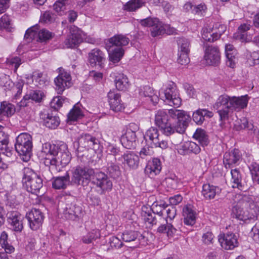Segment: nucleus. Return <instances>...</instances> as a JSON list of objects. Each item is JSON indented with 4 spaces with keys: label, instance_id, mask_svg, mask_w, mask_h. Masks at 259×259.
<instances>
[{
    "label": "nucleus",
    "instance_id": "nucleus-1",
    "mask_svg": "<svg viewBox=\"0 0 259 259\" xmlns=\"http://www.w3.org/2000/svg\"><path fill=\"white\" fill-rule=\"evenodd\" d=\"M191 120V116L187 112L180 109H171L168 112L160 110L155 114V124L163 134L170 136L175 132L183 133Z\"/></svg>",
    "mask_w": 259,
    "mask_h": 259
},
{
    "label": "nucleus",
    "instance_id": "nucleus-2",
    "mask_svg": "<svg viewBox=\"0 0 259 259\" xmlns=\"http://www.w3.org/2000/svg\"><path fill=\"white\" fill-rule=\"evenodd\" d=\"M41 156L44 159V163L50 166L52 170H56L59 164L64 166L68 164L71 159V156L67 149L66 144H63L60 147V151L55 145L46 143L43 144Z\"/></svg>",
    "mask_w": 259,
    "mask_h": 259
},
{
    "label": "nucleus",
    "instance_id": "nucleus-3",
    "mask_svg": "<svg viewBox=\"0 0 259 259\" xmlns=\"http://www.w3.org/2000/svg\"><path fill=\"white\" fill-rule=\"evenodd\" d=\"M259 212V206L252 200L246 198L240 200L232 209V215L240 221L246 222L255 220Z\"/></svg>",
    "mask_w": 259,
    "mask_h": 259
},
{
    "label": "nucleus",
    "instance_id": "nucleus-4",
    "mask_svg": "<svg viewBox=\"0 0 259 259\" xmlns=\"http://www.w3.org/2000/svg\"><path fill=\"white\" fill-rule=\"evenodd\" d=\"M141 25L144 27H150L151 35L153 37L166 33L168 35L177 33V30L171 27L169 25L164 24L156 18H147L140 21Z\"/></svg>",
    "mask_w": 259,
    "mask_h": 259
},
{
    "label": "nucleus",
    "instance_id": "nucleus-5",
    "mask_svg": "<svg viewBox=\"0 0 259 259\" xmlns=\"http://www.w3.org/2000/svg\"><path fill=\"white\" fill-rule=\"evenodd\" d=\"M22 183L27 191L33 194L38 193L42 187V181L40 176L28 167L24 169Z\"/></svg>",
    "mask_w": 259,
    "mask_h": 259
},
{
    "label": "nucleus",
    "instance_id": "nucleus-6",
    "mask_svg": "<svg viewBox=\"0 0 259 259\" xmlns=\"http://www.w3.org/2000/svg\"><path fill=\"white\" fill-rule=\"evenodd\" d=\"M32 148V138L29 134L21 133L17 137L15 149L18 153L23 156V161H27L30 159Z\"/></svg>",
    "mask_w": 259,
    "mask_h": 259
},
{
    "label": "nucleus",
    "instance_id": "nucleus-7",
    "mask_svg": "<svg viewBox=\"0 0 259 259\" xmlns=\"http://www.w3.org/2000/svg\"><path fill=\"white\" fill-rule=\"evenodd\" d=\"M87 35L80 29L73 26L70 29V34L64 41L65 46L68 48H74L78 46L84 40L90 43H94V39H88Z\"/></svg>",
    "mask_w": 259,
    "mask_h": 259
},
{
    "label": "nucleus",
    "instance_id": "nucleus-8",
    "mask_svg": "<svg viewBox=\"0 0 259 259\" xmlns=\"http://www.w3.org/2000/svg\"><path fill=\"white\" fill-rule=\"evenodd\" d=\"M159 96L161 99L170 106L179 107L181 104L178 91L173 84H169L165 89L160 90Z\"/></svg>",
    "mask_w": 259,
    "mask_h": 259
},
{
    "label": "nucleus",
    "instance_id": "nucleus-9",
    "mask_svg": "<svg viewBox=\"0 0 259 259\" xmlns=\"http://www.w3.org/2000/svg\"><path fill=\"white\" fill-rule=\"evenodd\" d=\"M213 108L217 110L221 120L228 119L231 114L230 96L226 94L220 96L216 100Z\"/></svg>",
    "mask_w": 259,
    "mask_h": 259
},
{
    "label": "nucleus",
    "instance_id": "nucleus-10",
    "mask_svg": "<svg viewBox=\"0 0 259 259\" xmlns=\"http://www.w3.org/2000/svg\"><path fill=\"white\" fill-rule=\"evenodd\" d=\"M38 29L37 25L28 29L26 31L25 38L29 39H36L40 41H46L53 37V34L48 30L42 29L38 30Z\"/></svg>",
    "mask_w": 259,
    "mask_h": 259
},
{
    "label": "nucleus",
    "instance_id": "nucleus-11",
    "mask_svg": "<svg viewBox=\"0 0 259 259\" xmlns=\"http://www.w3.org/2000/svg\"><path fill=\"white\" fill-rule=\"evenodd\" d=\"M54 82L57 93L61 94L66 88L71 86V75L69 73L63 71L55 78Z\"/></svg>",
    "mask_w": 259,
    "mask_h": 259
},
{
    "label": "nucleus",
    "instance_id": "nucleus-12",
    "mask_svg": "<svg viewBox=\"0 0 259 259\" xmlns=\"http://www.w3.org/2000/svg\"><path fill=\"white\" fill-rule=\"evenodd\" d=\"M29 226L32 230H37L41 226L44 217L42 212L38 209H32L26 214Z\"/></svg>",
    "mask_w": 259,
    "mask_h": 259
},
{
    "label": "nucleus",
    "instance_id": "nucleus-13",
    "mask_svg": "<svg viewBox=\"0 0 259 259\" xmlns=\"http://www.w3.org/2000/svg\"><path fill=\"white\" fill-rule=\"evenodd\" d=\"M204 59L208 65H218L221 61V53L219 48L212 46H208L205 49Z\"/></svg>",
    "mask_w": 259,
    "mask_h": 259
},
{
    "label": "nucleus",
    "instance_id": "nucleus-14",
    "mask_svg": "<svg viewBox=\"0 0 259 259\" xmlns=\"http://www.w3.org/2000/svg\"><path fill=\"white\" fill-rule=\"evenodd\" d=\"M94 174L92 169L80 166L76 167L72 169L71 181L74 184H79L80 181L88 180Z\"/></svg>",
    "mask_w": 259,
    "mask_h": 259
},
{
    "label": "nucleus",
    "instance_id": "nucleus-15",
    "mask_svg": "<svg viewBox=\"0 0 259 259\" xmlns=\"http://www.w3.org/2000/svg\"><path fill=\"white\" fill-rule=\"evenodd\" d=\"M93 183L102 191H108L112 188V183L110 178L105 173L98 171L94 172Z\"/></svg>",
    "mask_w": 259,
    "mask_h": 259
},
{
    "label": "nucleus",
    "instance_id": "nucleus-16",
    "mask_svg": "<svg viewBox=\"0 0 259 259\" xmlns=\"http://www.w3.org/2000/svg\"><path fill=\"white\" fill-rule=\"evenodd\" d=\"M218 240L221 246L226 250L233 249L238 245L237 237L232 233L220 234Z\"/></svg>",
    "mask_w": 259,
    "mask_h": 259
},
{
    "label": "nucleus",
    "instance_id": "nucleus-17",
    "mask_svg": "<svg viewBox=\"0 0 259 259\" xmlns=\"http://www.w3.org/2000/svg\"><path fill=\"white\" fill-rule=\"evenodd\" d=\"M108 102L110 109L114 112L122 111L124 106L121 100V95L114 91H110L107 95Z\"/></svg>",
    "mask_w": 259,
    "mask_h": 259
},
{
    "label": "nucleus",
    "instance_id": "nucleus-18",
    "mask_svg": "<svg viewBox=\"0 0 259 259\" xmlns=\"http://www.w3.org/2000/svg\"><path fill=\"white\" fill-rule=\"evenodd\" d=\"M241 159V154L238 149H234L226 152L224 155V164L226 168H230L239 163Z\"/></svg>",
    "mask_w": 259,
    "mask_h": 259
},
{
    "label": "nucleus",
    "instance_id": "nucleus-19",
    "mask_svg": "<svg viewBox=\"0 0 259 259\" xmlns=\"http://www.w3.org/2000/svg\"><path fill=\"white\" fill-rule=\"evenodd\" d=\"M248 102L247 95L240 97L230 96L231 113L234 111H239L246 108Z\"/></svg>",
    "mask_w": 259,
    "mask_h": 259
},
{
    "label": "nucleus",
    "instance_id": "nucleus-20",
    "mask_svg": "<svg viewBox=\"0 0 259 259\" xmlns=\"http://www.w3.org/2000/svg\"><path fill=\"white\" fill-rule=\"evenodd\" d=\"M88 61L92 67H103L105 61L104 54L98 49H93L89 53Z\"/></svg>",
    "mask_w": 259,
    "mask_h": 259
},
{
    "label": "nucleus",
    "instance_id": "nucleus-21",
    "mask_svg": "<svg viewBox=\"0 0 259 259\" xmlns=\"http://www.w3.org/2000/svg\"><path fill=\"white\" fill-rule=\"evenodd\" d=\"M23 217L17 211H11L8 213V222L12 229L16 232H21L23 228L22 220Z\"/></svg>",
    "mask_w": 259,
    "mask_h": 259
},
{
    "label": "nucleus",
    "instance_id": "nucleus-22",
    "mask_svg": "<svg viewBox=\"0 0 259 259\" xmlns=\"http://www.w3.org/2000/svg\"><path fill=\"white\" fill-rule=\"evenodd\" d=\"M78 142L79 145L87 149L97 150L99 147L98 140L89 134L82 135L79 138Z\"/></svg>",
    "mask_w": 259,
    "mask_h": 259
},
{
    "label": "nucleus",
    "instance_id": "nucleus-23",
    "mask_svg": "<svg viewBox=\"0 0 259 259\" xmlns=\"http://www.w3.org/2000/svg\"><path fill=\"white\" fill-rule=\"evenodd\" d=\"M161 170V161L159 159L155 158L148 161L145 171L149 177L153 178L159 174Z\"/></svg>",
    "mask_w": 259,
    "mask_h": 259
},
{
    "label": "nucleus",
    "instance_id": "nucleus-24",
    "mask_svg": "<svg viewBox=\"0 0 259 259\" xmlns=\"http://www.w3.org/2000/svg\"><path fill=\"white\" fill-rule=\"evenodd\" d=\"M111 76L114 79L116 88L117 90L124 91L129 87L128 79L123 74L113 71L111 73Z\"/></svg>",
    "mask_w": 259,
    "mask_h": 259
},
{
    "label": "nucleus",
    "instance_id": "nucleus-25",
    "mask_svg": "<svg viewBox=\"0 0 259 259\" xmlns=\"http://www.w3.org/2000/svg\"><path fill=\"white\" fill-rule=\"evenodd\" d=\"M121 142L125 148L134 149L137 145V137L135 132L129 129L121 138Z\"/></svg>",
    "mask_w": 259,
    "mask_h": 259
},
{
    "label": "nucleus",
    "instance_id": "nucleus-26",
    "mask_svg": "<svg viewBox=\"0 0 259 259\" xmlns=\"http://www.w3.org/2000/svg\"><path fill=\"white\" fill-rule=\"evenodd\" d=\"M119 160L122 161L123 164H126L128 167L133 169L137 168L139 163V156L132 152L124 153Z\"/></svg>",
    "mask_w": 259,
    "mask_h": 259
},
{
    "label": "nucleus",
    "instance_id": "nucleus-27",
    "mask_svg": "<svg viewBox=\"0 0 259 259\" xmlns=\"http://www.w3.org/2000/svg\"><path fill=\"white\" fill-rule=\"evenodd\" d=\"M139 95L145 97L147 101H150L155 105L159 101L158 96L155 93L154 90L149 86L141 87L139 89Z\"/></svg>",
    "mask_w": 259,
    "mask_h": 259
},
{
    "label": "nucleus",
    "instance_id": "nucleus-28",
    "mask_svg": "<svg viewBox=\"0 0 259 259\" xmlns=\"http://www.w3.org/2000/svg\"><path fill=\"white\" fill-rule=\"evenodd\" d=\"M184 224L188 226H193L195 224L196 212L190 205L185 206L183 209Z\"/></svg>",
    "mask_w": 259,
    "mask_h": 259
},
{
    "label": "nucleus",
    "instance_id": "nucleus-29",
    "mask_svg": "<svg viewBox=\"0 0 259 259\" xmlns=\"http://www.w3.org/2000/svg\"><path fill=\"white\" fill-rule=\"evenodd\" d=\"M220 192L219 187L209 184H205L202 186L201 194L205 200H210L214 199Z\"/></svg>",
    "mask_w": 259,
    "mask_h": 259
},
{
    "label": "nucleus",
    "instance_id": "nucleus-30",
    "mask_svg": "<svg viewBox=\"0 0 259 259\" xmlns=\"http://www.w3.org/2000/svg\"><path fill=\"white\" fill-rule=\"evenodd\" d=\"M159 133L158 129L155 127H151L148 129L144 135L146 142L153 146L158 142L159 139Z\"/></svg>",
    "mask_w": 259,
    "mask_h": 259
},
{
    "label": "nucleus",
    "instance_id": "nucleus-31",
    "mask_svg": "<svg viewBox=\"0 0 259 259\" xmlns=\"http://www.w3.org/2000/svg\"><path fill=\"white\" fill-rule=\"evenodd\" d=\"M107 47L111 48L112 46L123 47L128 44L130 39L125 36L122 34H118L113 36L108 39Z\"/></svg>",
    "mask_w": 259,
    "mask_h": 259
},
{
    "label": "nucleus",
    "instance_id": "nucleus-32",
    "mask_svg": "<svg viewBox=\"0 0 259 259\" xmlns=\"http://www.w3.org/2000/svg\"><path fill=\"white\" fill-rule=\"evenodd\" d=\"M41 118L43 120V124L50 128H55L60 123L59 118L58 116H53L48 113L41 114Z\"/></svg>",
    "mask_w": 259,
    "mask_h": 259
},
{
    "label": "nucleus",
    "instance_id": "nucleus-33",
    "mask_svg": "<svg viewBox=\"0 0 259 259\" xmlns=\"http://www.w3.org/2000/svg\"><path fill=\"white\" fill-rule=\"evenodd\" d=\"M213 113L206 109H198L194 112L193 119L197 124H202L205 117L210 118L212 117Z\"/></svg>",
    "mask_w": 259,
    "mask_h": 259
},
{
    "label": "nucleus",
    "instance_id": "nucleus-34",
    "mask_svg": "<svg viewBox=\"0 0 259 259\" xmlns=\"http://www.w3.org/2000/svg\"><path fill=\"white\" fill-rule=\"evenodd\" d=\"M250 25L248 24L241 25L238 29V31L234 34V37L236 39H239L241 41H247L251 39L247 34L246 31L250 29Z\"/></svg>",
    "mask_w": 259,
    "mask_h": 259
},
{
    "label": "nucleus",
    "instance_id": "nucleus-35",
    "mask_svg": "<svg viewBox=\"0 0 259 259\" xmlns=\"http://www.w3.org/2000/svg\"><path fill=\"white\" fill-rule=\"evenodd\" d=\"M44 97V94L40 91H33L29 94L24 96L23 100L20 102L21 106H26V101L31 99L36 102H40Z\"/></svg>",
    "mask_w": 259,
    "mask_h": 259
},
{
    "label": "nucleus",
    "instance_id": "nucleus-36",
    "mask_svg": "<svg viewBox=\"0 0 259 259\" xmlns=\"http://www.w3.org/2000/svg\"><path fill=\"white\" fill-rule=\"evenodd\" d=\"M141 216L145 223L152 225L156 224V218L153 215L151 209L149 207L143 206L142 207Z\"/></svg>",
    "mask_w": 259,
    "mask_h": 259
},
{
    "label": "nucleus",
    "instance_id": "nucleus-37",
    "mask_svg": "<svg viewBox=\"0 0 259 259\" xmlns=\"http://www.w3.org/2000/svg\"><path fill=\"white\" fill-rule=\"evenodd\" d=\"M83 116L82 110L79 108L78 104L75 105L70 111L67 115L68 122H73L81 119Z\"/></svg>",
    "mask_w": 259,
    "mask_h": 259
},
{
    "label": "nucleus",
    "instance_id": "nucleus-38",
    "mask_svg": "<svg viewBox=\"0 0 259 259\" xmlns=\"http://www.w3.org/2000/svg\"><path fill=\"white\" fill-rule=\"evenodd\" d=\"M69 176L68 174L63 177H57L53 182V187L56 189H65L69 183Z\"/></svg>",
    "mask_w": 259,
    "mask_h": 259
},
{
    "label": "nucleus",
    "instance_id": "nucleus-39",
    "mask_svg": "<svg viewBox=\"0 0 259 259\" xmlns=\"http://www.w3.org/2000/svg\"><path fill=\"white\" fill-rule=\"evenodd\" d=\"M232 176L231 183L232 187L234 188H236L240 190L242 188L241 184V176L238 169L235 168L231 171Z\"/></svg>",
    "mask_w": 259,
    "mask_h": 259
},
{
    "label": "nucleus",
    "instance_id": "nucleus-40",
    "mask_svg": "<svg viewBox=\"0 0 259 259\" xmlns=\"http://www.w3.org/2000/svg\"><path fill=\"white\" fill-rule=\"evenodd\" d=\"M109 48V49H110ZM110 60L114 63L118 62L122 58L124 54V50L121 48H118L114 50H108Z\"/></svg>",
    "mask_w": 259,
    "mask_h": 259
},
{
    "label": "nucleus",
    "instance_id": "nucleus-41",
    "mask_svg": "<svg viewBox=\"0 0 259 259\" xmlns=\"http://www.w3.org/2000/svg\"><path fill=\"white\" fill-rule=\"evenodd\" d=\"M15 112V106L7 102L1 103L0 107V115L11 116Z\"/></svg>",
    "mask_w": 259,
    "mask_h": 259
},
{
    "label": "nucleus",
    "instance_id": "nucleus-42",
    "mask_svg": "<svg viewBox=\"0 0 259 259\" xmlns=\"http://www.w3.org/2000/svg\"><path fill=\"white\" fill-rule=\"evenodd\" d=\"M80 212V208L72 204L67 205L64 210L65 217L69 219H75Z\"/></svg>",
    "mask_w": 259,
    "mask_h": 259
},
{
    "label": "nucleus",
    "instance_id": "nucleus-43",
    "mask_svg": "<svg viewBox=\"0 0 259 259\" xmlns=\"http://www.w3.org/2000/svg\"><path fill=\"white\" fill-rule=\"evenodd\" d=\"M0 246L5 249L7 253H11L15 250V248L8 242V235L3 232L0 236Z\"/></svg>",
    "mask_w": 259,
    "mask_h": 259
},
{
    "label": "nucleus",
    "instance_id": "nucleus-44",
    "mask_svg": "<svg viewBox=\"0 0 259 259\" xmlns=\"http://www.w3.org/2000/svg\"><path fill=\"white\" fill-rule=\"evenodd\" d=\"M193 136L202 146H207L209 143L207 136L205 132L202 129H197Z\"/></svg>",
    "mask_w": 259,
    "mask_h": 259
},
{
    "label": "nucleus",
    "instance_id": "nucleus-45",
    "mask_svg": "<svg viewBox=\"0 0 259 259\" xmlns=\"http://www.w3.org/2000/svg\"><path fill=\"white\" fill-rule=\"evenodd\" d=\"M167 205L163 201H155L150 207L154 213H156L160 216L163 215V210L166 208Z\"/></svg>",
    "mask_w": 259,
    "mask_h": 259
},
{
    "label": "nucleus",
    "instance_id": "nucleus-46",
    "mask_svg": "<svg viewBox=\"0 0 259 259\" xmlns=\"http://www.w3.org/2000/svg\"><path fill=\"white\" fill-rule=\"evenodd\" d=\"M212 30L211 26H206L202 29V37L205 41L212 42L217 40L214 37V31H212Z\"/></svg>",
    "mask_w": 259,
    "mask_h": 259
},
{
    "label": "nucleus",
    "instance_id": "nucleus-47",
    "mask_svg": "<svg viewBox=\"0 0 259 259\" xmlns=\"http://www.w3.org/2000/svg\"><path fill=\"white\" fill-rule=\"evenodd\" d=\"M234 128L237 131L245 128H247L249 131H252L254 128V126L252 123H249L246 118H243L235 121Z\"/></svg>",
    "mask_w": 259,
    "mask_h": 259
},
{
    "label": "nucleus",
    "instance_id": "nucleus-48",
    "mask_svg": "<svg viewBox=\"0 0 259 259\" xmlns=\"http://www.w3.org/2000/svg\"><path fill=\"white\" fill-rule=\"evenodd\" d=\"M145 4L143 0H131L124 5V9L128 11H135L141 8Z\"/></svg>",
    "mask_w": 259,
    "mask_h": 259
},
{
    "label": "nucleus",
    "instance_id": "nucleus-49",
    "mask_svg": "<svg viewBox=\"0 0 259 259\" xmlns=\"http://www.w3.org/2000/svg\"><path fill=\"white\" fill-rule=\"evenodd\" d=\"M100 236L99 230L94 229L82 237V241L85 244L91 243L93 240L98 238Z\"/></svg>",
    "mask_w": 259,
    "mask_h": 259
},
{
    "label": "nucleus",
    "instance_id": "nucleus-50",
    "mask_svg": "<svg viewBox=\"0 0 259 259\" xmlns=\"http://www.w3.org/2000/svg\"><path fill=\"white\" fill-rule=\"evenodd\" d=\"M177 230L170 224L162 225L157 228V232L159 233H165L168 237H172L176 233Z\"/></svg>",
    "mask_w": 259,
    "mask_h": 259
},
{
    "label": "nucleus",
    "instance_id": "nucleus-51",
    "mask_svg": "<svg viewBox=\"0 0 259 259\" xmlns=\"http://www.w3.org/2000/svg\"><path fill=\"white\" fill-rule=\"evenodd\" d=\"M249 168L253 182L259 184V164L252 162L249 166Z\"/></svg>",
    "mask_w": 259,
    "mask_h": 259
},
{
    "label": "nucleus",
    "instance_id": "nucleus-52",
    "mask_svg": "<svg viewBox=\"0 0 259 259\" xmlns=\"http://www.w3.org/2000/svg\"><path fill=\"white\" fill-rule=\"evenodd\" d=\"M165 185L168 189V191L176 190L181 185V183L178 178H167L164 181Z\"/></svg>",
    "mask_w": 259,
    "mask_h": 259
},
{
    "label": "nucleus",
    "instance_id": "nucleus-53",
    "mask_svg": "<svg viewBox=\"0 0 259 259\" xmlns=\"http://www.w3.org/2000/svg\"><path fill=\"white\" fill-rule=\"evenodd\" d=\"M69 0H58L53 5L54 10L59 15H62L66 10V6Z\"/></svg>",
    "mask_w": 259,
    "mask_h": 259
},
{
    "label": "nucleus",
    "instance_id": "nucleus-54",
    "mask_svg": "<svg viewBox=\"0 0 259 259\" xmlns=\"http://www.w3.org/2000/svg\"><path fill=\"white\" fill-rule=\"evenodd\" d=\"M12 24L10 17L7 15H4L0 18V30L5 29L8 31H11Z\"/></svg>",
    "mask_w": 259,
    "mask_h": 259
},
{
    "label": "nucleus",
    "instance_id": "nucleus-55",
    "mask_svg": "<svg viewBox=\"0 0 259 259\" xmlns=\"http://www.w3.org/2000/svg\"><path fill=\"white\" fill-rule=\"evenodd\" d=\"M226 30V26L225 25L217 23L212 27V31H214V37L217 40L225 32Z\"/></svg>",
    "mask_w": 259,
    "mask_h": 259
},
{
    "label": "nucleus",
    "instance_id": "nucleus-56",
    "mask_svg": "<svg viewBox=\"0 0 259 259\" xmlns=\"http://www.w3.org/2000/svg\"><path fill=\"white\" fill-rule=\"evenodd\" d=\"M178 44L180 47V52L189 54L190 44L188 39L184 38H181L179 40Z\"/></svg>",
    "mask_w": 259,
    "mask_h": 259
},
{
    "label": "nucleus",
    "instance_id": "nucleus-57",
    "mask_svg": "<svg viewBox=\"0 0 259 259\" xmlns=\"http://www.w3.org/2000/svg\"><path fill=\"white\" fill-rule=\"evenodd\" d=\"M65 100L66 98L61 96L54 97L50 103V106L54 109H58L62 107Z\"/></svg>",
    "mask_w": 259,
    "mask_h": 259
},
{
    "label": "nucleus",
    "instance_id": "nucleus-58",
    "mask_svg": "<svg viewBox=\"0 0 259 259\" xmlns=\"http://www.w3.org/2000/svg\"><path fill=\"white\" fill-rule=\"evenodd\" d=\"M4 126L0 125V135H2L4 138L0 140V150L4 153V150L7 151L8 149V136L3 132Z\"/></svg>",
    "mask_w": 259,
    "mask_h": 259
},
{
    "label": "nucleus",
    "instance_id": "nucleus-59",
    "mask_svg": "<svg viewBox=\"0 0 259 259\" xmlns=\"http://www.w3.org/2000/svg\"><path fill=\"white\" fill-rule=\"evenodd\" d=\"M237 54H228L226 55V65L231 68H234L236 67V64L238 62L237 58Z\"/></svg>",
    "mask_w": 259,
    "mask_h": 259
},
{
    "label": "nucleus",
    "instance_id": "nucleus-60",
    "mask_svg": "<svg viewBox=\"0 0 259 259\" xmlns=\"http://www.w3.org/2000/svg\"><path fill=\"white\" fill-rule=\"evenodd\" d=\"M138 237V233L135 231H126L122 235V239L125 242L134 241Z\"/></svg>",
    "mask_w": 259,
    "mask_h": 259
},
{
    "label": "nucleus",
    "instance_id": "nucleus-61",
    "mask_svg": "<svg viewBox=\"0 0 259 259\" xmlns=\"http://www.w3.org/2000/svg\"><path fill=\"white\" fill-rule=\"evenodd\" d=\"M152 146H146L142 148L139 153L140 157L144 159L152 156L154 153Z\"/></svg>",
    "mask_w": 259,
    "mask_h": 259
},
{
    "label": "nucleus",
    "instance_id": "nucleus-62",
    "mask_svg": "<svg viewBox=\"0 0 259 259\" xmlns=\"http://www.w3.org/2000/svg\"><path fill=\"white\" fill-rule=\"evenodd\" d=\"M7 63L14 67V71L16 72L22 63L20 58L18 57H10L7 59Z\"/></svg>",
    "mask_w": 259,
    "mask_h": 259
},
{
    "label": "nucleus",
    "instance_id": "nucleus-63",
    "mask_svg": "<svg viewBox=\"0 0 259 259\" xmlns=\"http://www.w3.org/2000/svg\"><path fill=\"white\" fill-rule=\"evenodd\" d=\"M250 235L255 242L259 243V223H256L253 227Z\"/></svg>",
    "mask_w": 259,
    "mask_h": 259
},
{
    "label": "nucleus",
    "instance_id": "nucleus-64",
    "mask_svg": "<svg viewBox=\"0 0 259 259\" xmlns=\"http://www.w3.org/2000/svg\"><path fill=\"white\" fill-rule=\"evenodd\" d=\"M109 243L111 247L120 248L122 246V243L120 239L115 236H112L109 239Z\"/></svg>",
    "mask_w": 259,
    "mask_h": 259
}]
</instances>
